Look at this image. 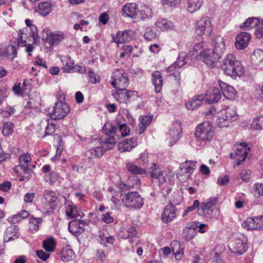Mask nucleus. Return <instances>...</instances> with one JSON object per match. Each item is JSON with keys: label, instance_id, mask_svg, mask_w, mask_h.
<instances>
[{"label": "nucleus", "instance_id": "bf43d9fd", "mask_svg": "<svg viewBox=\"0 0 263 263\" xmlns=\"http://www.w3.org/2000/svg\"><path fill=\"white\" fill-rule=\"evenodd\" d=\"M253 194L256 198L263 196V183H256L254 184Z\"/></svg>", "mask_w": 263, "mask_h": 263}, {"label": "nucleus", "instance_id": "864d4df0", "mask_svg": "<svg viewBox=\"0 0 263 263\" xmlns=\"http://www.w3.org/2000/svg\"><path fill=\"white\" fill-rule=\"evenodd\" d=\"M251 59L256 64L261 63L263 62V50L260 49L254 50Z\"/></svg>", "mask_w": 263, "mask_h": 263}, {"label": "nucleus", "instance_id": "f03ea898", "mask_svg": "<svg viewBox=\"0 0 263 263\" xmlns=\"http://www.w3.org/2000/svg\"><path fill=\"white\" fill-rule=\"evenodd\" d=\"M20 164L14 167L13 171L18 176L21 177L20 180L25 181L29 179V174L31 172L32 169L34 168V165L30 164L31 158L30 154L26 153L20 156Z\"/></svg>", "mask_w": 263, "mask_h": 263}, {"label": "nucleus", "instance_id": "c756f323", "mask_svg": "<svg viewBox=\"0 0 263 263\" xmlns=\"http://www.w3.org/2000/svg\"><path fill=\"white\" fill-rule=\"evenodd\" d=\"M64 37L65 34L62 32H52L47 35L46 42L51 47L59 44Z\"/></svg>", "mask_w": 263, "mask_h": 263}, {"label": "nucleus", "instance_id": "c03bdc74", "mask_svg": "<svg viewBox=\"0 0 263 263\" xmlns=\"http://www.w3.org/2000/svg\"><path fill=\"white\" fill-rule=\"evenodd\" d=\"M107 144L105 142L102 145L90 149L91 155H94L97 158L101 157L107 149L110 148L109 146L107 145Z\"/></svg>", "mask_w": 263, "mask_h": 263}, {"label": "nucleus", "instance_id": "7c9ffc66", "mask_svg": "<svg viewBox=\"0 0 263 263\" xmlns=\"http://www.w3.org/2000/svg\"><path fill=\"white\" fill-rule=\"evenodd\" d=\"M18 230V228L16 226L8 227L5 232L4 242H9L17 238L19 236Z\"/></svg>", "mask_w": 263, "mask_h": 263}, {"label": "nucleus", "instance_id": "49530a36", "mask_svg": "<svg viewBox=\"0 0 263 263\" xmlns=\"http://www.w3.org/2000/svg\"><path fill=\"white\" fill-rule=\"evenodd\" d=\"M260 23L259 20L257 17L248 18L242 25L241 28L246 30H249L256 27Z\"/></svg>", "mask_w": 263, "mask_h": 263}, {"label": "nucleus", "instance_id": "7ed1b4c3", "mask_svg": "<svg viewBox=\"0 0 263 263\" xmlns=\"http://www.w3.org/2000/svg\"><path fill=\"white\" fill-rule=\"evenodd\" d=\"M238 115L233 106H228L218 113L216 124L219 127H228L230 123L238 119Z\"/></svg>", "mask_w": 263, "mask_h": 263}, {"label": "nucleus", "instance_id": "8fccbe9b", "mask_svg": "<svg viewBox=\"0 0 263 263\" xmlns=\"http://www.w3.org/2000/svg\"><path fill=\"white\" fill-rule=\"evenodd\" d=\"M56 242L53 238H48L43 241V246L44 249L47 252H53L55 250Z\"/></svg>", "mask_w": 263, "mask_h": 263}, {"label": "nucleus", "instance_id": "0e129e2a", "mask_svg": "<svg viewBox=\"0 0 263 263\" xmlns=\"http://www.w3.org/2000/svg\"><path fill=\"white\" fill-rule=\"evenodd\" d=\"M122 194L121 192H119L112 196L111 197V201L115 205H116V206H118L122 203Z\"/></svg>", "mask_w": 263, "mask_h": 263}, {"label": "nucleus", "instance_id": "412c9836", "mask_svg": "<svg viewBox=\"0 0 263 263\" xmlns=\"http://www.w3.org/2000/svg\"><path fill=\"white\" fill-rule=\"evenodd\" d=\"M251 39V35L248 32H241L236 37L235 47L239 50L245 49L249 45Z\"/></svg>", "mask_w": 263, "mask_h": 263}, {"label": "nucleus", "instance_id": "b1692460", "mask_svg": "<svg viewBox=\"0 0 263 263\" xmlns=\"http://www.w3.org/2000/svg\"><path fill=\"white\" fill-rule=\"evenodd\" d=\"M176 207L172 203L167 205L161 215L162 221L165 223L173 221L176 216Z\"/></svg>", "mask_w": 263, "mask_h": 263}, {"label": "nucleus", "instance_id": "79ce46f5", "mask_svg": "<svg viewBox=\"0 0 263 263\" xmlns=\"http://www.w3.org/2000/svg\"><path fill=\"white\" fill-rule=\"evenodd\" d=\"M152 9L146 5H144L139 11V17L142 21H147L153 17Z\"/></svg>", "mask_w": 263, "mask_h": 263}, {"label": "nucleus", "instance_id": "a878e982", "mask_svg": "<svg viewBox=\"0 0 263 263\" xmlns=\"http://www.w3.org/2000/svg\"><path fill=\"white\" fill-rule=\"evenodd\" d=\"M139 12L138 6L135 3L126 4L122 9V15L125 17L135 18Z\"/></svg>", "mask_w": 263, "mask_h": 263}, {"label": "nucleus", "instance_id": "e433bc0d", "mask_svg": "<svg viewBox=\"0 0 263 263\" xmlns=\"http://www.w3.org/2000/svg\"><path fill=\"white\" fill-rule=\"evenodd\" d=\"M137 231L134 227L127 228H122L119 233V236L123 239L134 238L137 236Z\"/></svg>", "mask_w": 263, "mask_h": 263}, {"label": "nucleus", "instance_id": "5701e85b", "mask_svg": "<svg viewBox=\"0 0 263 263\" xmlns=\"http://www.w3.org/2000/svg\"><path fill=\"white\" fill-rule=\"evenodd\" d=\"M181 132L180 122L177 121L173 122L168 133V135L170 137V146H173L178 141L180 137V134Z\"/></svg>", "mask_w": 263, "mask_h": 263}, {"label": "nucleus", "instance_id": "39448f33", "mask_svg": "<svg viewBox=\"0 0 263 263\" xmlns=\"http://www.w3.org/2000/svg\"><path fill=\"white\" fill-rule=\"evenodd\" d=\"M122 203L126 208L140 209L143 205L142 197L137 192H129L124 195L122 198Z\"/></svg>", "mask_w": 263, "mask_h": 263}, {"label": "nucleus", "instance_id": "c85d7f7f", "mask_svg": "<svg viewBox=\"0 0 263 263\" xmlns=\"http://www.w3.org/2000/svg\"><path fill=\"white\" fill-rule=\"evenodd\" d=\"M218 84L220 87L221 91H222L223 95L225 98L228 99H233L235 98L236 96V91L233 87L220 80L218 81Z\"/></svg>", "mask_w": 263, "mask_h": 263}, {"label": "nucleus", "instance_id": "aec40b11", "mask_svg": "<svg viewBox=\"0 0 263 263\" xmlns=\"http://www.w3.org/2000/svg\"><path fill=\"white\" fill-rule=\"evenodd\" d=\"M117 127L114 126L111 122H107L103 127V132L105 133L107 137L105 138V142L106 143L110 144H115L117 139L116 137H118V135L115 134Z\"/></svg>", "mask_w": 263, "mask_h": 263}, {"label": "nucleus", "instance_id": "3c124183", "mask_svg": "<svg viewBox=\"0 0 263 263\" xmlns=\"http://www.w3.org/2000/svg\"><path fill=\"white\" fill-rule=\"evenodd\" d=\"M181 0H161V3L165 9L172 10L180 4Z\"/></svg>", "mask_w": 263, "mask_h": 263}, {"label": "nucleus", "instance_id": "ea45409f", "mask_svg": "<svg viewBox=\"0 0 263 263\" xmlns=\"http://www.w3.org/2000/svg\"><path fill=\"white\" fill-rule=\"evenodd\" d=\"M186 9L190 13H194L200 9L203 0H186Z\"/></svg>", "mask_w": 263, "mask_h": 263}, {"label": "nucleus", "instance_id": "c9c22d12", "mask_svg": "<svg viewBox=\"0 0 263 263\" xmlns=\"http://www.w3.org/2000/svg\"><path fill=\"white\" fill-rule=\"evenodd\" d=\"M156 27L160 31L171 29L174 25L172 22L166 18H159L155 23Z\"/></svg>", "mask_w": 263, "mask_h": 263}, {"label": "nucleus", "instance_id": "a18cd8bd", "mask_svg": "<svg viewBox=\"0 0 263 263\" xmlns=\"http://www.w3.org/2000/svg\"><path fill=\"white\" fill-rule=\"evenodd\" d=\"M29 215L28 212L26 210H23L20 213L9 217L8 221L10 223L15 224L23 219L27 218Z\"/></svg>", "mask_w": 263, "mask_h": 263}, {"label": "nucleus", "instance_id": "5fc2aeb1", "mask_svg": "<svg viewBox=\"0 0 263 263\" xmlns=\"http://www.w3.org/2000/svg\"><path fill=\"white\" fill-rule=\"evenodd\" d=\"M39 8L41 14L43 15H48L51 11V5L47 2L40 3Z\"/></svg>", "mask_w": 263, "mask_h": 263}, {"label": "nucleus", "instance_id": "f704fd0d", "mask_svg": "<svg viewBox=\"0 0 263 263\" xmlns=\"http://www.w3.org/2000/svg\"><path fill=\"white\" fill-rule=\"evenodd\" d=\"M132 32L130 30L124 31L123 32L119 31L117 33L116 38L113 39L117 44H123L128 42L132 40Z\"/></svg>", "mask_w": 263, "mask_h": 263}, {"label": "nucleus", "instance_id": "ddd939ff", "mask_svg": "<svg viewBox=\"0 0 263 263\" xmlns=\"http://www.w3.org/2000/svg\"><path fill=\"white\" fill-rule=\"evenodd\" d=\"M236 151L230 154V157L237 161V165H240L244 161L248 155L250 148L245 143H240L236 145Z\"/></svg>", "mask_w": 263, "mask_h": 263}, {"label": "nucleus", "instance_id": "338daca9", "mask_svg": "<svg viewBox=\"0 0 263 263\" xmlns=\"http://www.w3.org/2000/svg\"><path fill=\"white\" fill-rule=\"evenodd\" d=\"M255 96L257 99H263V82L259 84L256 88Z\"/></svg>", "mask_w": 263, "mask_h": 263}, {"label": "nucleus", "instance_id": "72a5a7b5", "mask_svg": "<svg viewBox=\"0 0 263 263\" xmlns=\"http://www.w3.org/2000/svg\"><path fill=\"white\" fill-rule=\"evenodd\" d=\"M205 43L203 42H201L196 44L194 46L193 50L190 51L187 54H185V58L186 60L190 62L197 58H199L198 51L203 48Z\"/></svg>", "mask_w": 263, "mask_h": 263}, {"label": "nucleus", "instance_id": "774afa93", "mask_svg": "<svg viewBox=\"0 0 263 263\" xmlns=\"http://www.w3.org/2000/svg\"><path fill=\"white\" fill-rule=\"evenodd\" d=\"M255 35L257 38L263 40V20L258 25Z\"/></svg>", "mask_w": 263, "mask_h": 263}, {"label": "nucleus", "instance_id": "423d86ee", "mask_svg": "<svg viewBox=\"0 0 263 263\" xmlns=\"http://www.w3.org/2000/svg\"><path fill=\"white\" fill-rule=\"evenodd\" d=\"M195 137L200 140L208 141L212 139L214 136V130L212 124L209 122H204L196 127Z\"/></svg>", "mask_w": 263, "mask_h": 263}, {"label": "nucleus", "instance_id": "58836bf2", "mask_svg": "<svg viewBox=\"0 0 263 263\" xmlns=\"http://www.w3.org/2000/svg\"><path fill=\"white\" fill-rule=\"evenodd\" d=\"M203 96L199 95L194 97L192 100L185 104L186 108L189 110H194L198 108L201 105L202 101L203 100Z\"/></svg>", "mask_w": 263, "mask_h": 263}, {"label": "nucleus", "instance_id": "4c0bfd02", "mask_svg": "<svg viewBox=\"0 0 263 263\" xmlns=\"http://www.w3.org/2000/svg\"><path fill=\"white\" fill-rule=\"evenodd\" d=\"M225 47V43L222 38H217L214 45V49L212 50L220 59L223 54Z\"/></svg>", "mask_w": 263, "mask_h": 263}, {"label": "nucleus", "instance_id": "4468645a", "mask_svg": "<svg viewBox=\"0 0 263 263\" xmlns=\"http://www.w3.org/2000/svg\"><path fill=\"white\" fill-rule=\"evenodd\" d=\"M28 28H25L20 29L18 31V45L21 47H25V51L27 53L28 56H31L32 52L34 48L33 44H27V40L28 39L27 33Z\"/></svg>", "mask_w": 263, "mask_h": 263}, {"label": "nucleus", "instance_id": "680f3d73", "mask_svg": "<svg viewBox=\"0 0 263 263\" xmlns=\"http://www.w3.org/2000/svg\"><path fill=\"white\" fill-rule=\"evenodd\" d=\"M156 32L151 28H147L145 31L144 36L146 40H152L157 37Z\"/></svg>", "mask_w": 263, "mask_h": 263}, {"label": "nucleus", "instance_id": "de8ad7c7", "mask_svg": "<svg viewBox=\"0 0 263 263\" xmlns=\"http://www.w3.org/2000/svg\"><path fill=\"white\" fill-rule=\"evenodd\" d=\"M256 217L247 218L242 223V226L247 230H257V222L256 221Z\"/></svg>", "mask_w": 263, "mask_h": 263}, {"label": "nucleus", "instance_id": "9d476101", "mask_svg": "<svg viewBox=\"0 0 263 263\" xmlns=\"http://www.w3.org/2000/svg\"><path fill=\"white\" fill-rule=\"evenodd\" d=\"M62 99L63 100H60L56 102L53 107L51 117L54 120L63 119L70 112V107L64 101V97Z\"/></svg>", "mask_w": 263, "mask_h": 263}, {"label": "nucleus", "instance_id": "6e6d98bb", "mask_svg": "<svg viewBox=\"0 0 263 263\" xmlns=\"http://www.w3.org/2000/svg\"><path fill=\"white\" fill-rule=\"evenodd\" d=\"M30 33L28 35V37L31 36L34 41V43H36L40 41V37L38 35V31L36 26L34 24L28 28Z\"/></svg>", "mask_w": 263, "mask_h": 263}, {"label": "nucleus", "instance_id": "20e7f679", "mask_svg": "<svg viewBox=\"0 0 263 263\" xmlns=\"http://www.w3.org/2000/svg\"><path fill=\"white\" fill-rule=\"evenodd\" d=\"M247 239L241 234L236 235L231 238L228 247L230 251L236 254H243L247 249Z\"/></svg>", "mask_w": 263, "mask_h": 263}, {"label": "nucleus", "instance_id": "f3484780", "mask_svg": "<svg viewBox=\"0 0 263 263\" xmlns=\"http://www.w3.org/2000/svg\"><path fill=\"white\" fill-rule=\"evenodd\" d=\"M31 80L25 79L23 83L15 84L12 87L14 94L17 96H28L32 90Z\"/></svg>", "mask_w": 263, "mask_h": 263}, {"label": "nucleus", "instance_id": "1a4fd4ad", "mask_svg": "<svg viewBox=\"0 0 263 263\" xmlns=\"http://www.w3.org/2000/svg\"><path fill=\"white\" fill-rule=\"evenodd\" d=\"M56 200L57 196L55 192L49 191H45L41 204L42 212L47 214L52 213L55 209L53 203Z\"/></svg>", "mask_w": 263, "mask_h": 263}, {"label": "nucleus", "instance_id": "e2e57ef3", "mask_svg": "<svg viewBox=\"0 0 263 263\" xmlns=\"http://www.w3.org/2000/svg\"><path fill=\"white\" fill-rule=\"evenodd\" d=\"M193 228V229L195 228H198V232L203 233H205L208 229V226L205 224H199L198 225V223L193 222V224L191 226Z\"/></svg>", "mask_w": 263, "mask_h": 263}, {"label": "nucleus", "instance_id": "4be33fe9", "mask_svg": "<svg viewBox=\"0 0 263 263\" xmlns=\"http://www.w3.org/2000/svg\"><path fill=\"white\" fill-rule=\"evenodd\" d=\"M187 63L190 64L191 62L186 60L184 53L181 52L179 53L176 62L167 68L166 72L170 73V74L175 75L177 70L180 69L185 64Z\"/></svg>", "mask_w": 263, "mask_h": 263}, {"label": "nucleus", "instance_id": "6e6552de", "mask_svg": "<svg viewBox=\"0 0 263 263\" xmlns=\"http://www.w3.org/2000/svg\"><path fill=\"white\" fill-rule=\"evenodd\" d=\"M127 74L122 69L115 70L111 78V84L116 88H125L128 85Z\"/></svg>", "mask_w": 263, "mask_h": 263}, {"label": "nucleus", "instance_id": "393cba45", "mask_svg": "<svg viewBox=\"0 0 263 263\" xmlns=\"http://www.w3.org/2000/svg\"><path fill=\"white\" fill-rule=\"evenodd\" d=\"M206 101L209 104L217 102L221 97L220 89L216 87L209 88L205 94Z\"/></svg>", "mask_w": 263, "mask_h": 263}, {"label": "nucleus", "instance_id": "2f4dec72", "mask_svg": "<svg viewBox=\"0 0 263 263\" xmlns=\"http://www.w3.org/2000/svg\"><path fill=\"white\" fill-rule=\"evenodd\" d=\"M171 250L177 260H180L184 254V248L178 241H173L171 245Z\"/></svg>", "mask_w": 263, "mask_h": 263}, {"label": "nucleus", "instance_id": "37998d69", "mask_svg": "<svg viewBox=\"0 0 263 263\" xmlns=\"http://www.w3.org/2000/svg\"><path fill=\"white\" fill-rule=\"evenodd\" d=\"M19 46L18 43L8 45L5 49V54L8 59L12 60L16 57L17 49Z\"/></svg>", "mask_w": 263, "mask_h": 263}, {"label": "nucleus", "instance_id": "0eeeda50", "mask_svg": "<svg viewBox=\"0 0 263 263\" xmlns=\"http://www.w3.org/2000/svg\"><path fill=\"white\" fill-rule=\"evenodd\" d=\"M196 163V161H186L180 164L177 174L180 181L184 182L190 178L195 170Z\"/></svg>", "mask_w": 263, "mask_h": 263}, {"label": "nucleus", "instance_id": "473e14b6", "mask_svg": "<svg viewBox=\"0 0 263 263\" xmlns=\"http://www.w3.org/2000/svg\"><path fill=\"white\" fill-rule=\"evenodd\" d=\"M153 119L152 116H144L139 117L140 123H139L136 132L139 134H142L146 127L150 124Z\"/></svg>", "mask_w": 263, "mask_h": 263}, {"label": "nucleus", "instance_id": "69168bd1", "mask_svg": "<svg viewBox=\"0 0 263 263\" xmlns=\"http://www.w3.org/2000/svg\"><path fill=\"white\" fill-rule=\"evenodd\" d=\"M119 128L122 137H125L129 135L130 129L126 124H122L120 125Z\"/></svg>", "mask_w": 263, "mask_h": 263}, {"label": "nucleus", "instance_id": "09e8293b", "mask_svg": "<svg viewBox=\"0 0 263 263\" xmlns=\"http://www.w3.org/2000/svg\"><path fill=\"white\" fill-rule=\"evenodd\" d=\"M126 168L133 175H142L146 173L145 169L142 168L133 163H127Z\"/></svg>", "mask_w": 263, "mask_h": 263}, {"label": "nucleus", "instance_id": "f257e3e1", "mask_svg": "<svg viewBox=\"0 0 263 263\" xmlns=\"http://www.w3.org/2000/svg\"><path fill=\"white\" fill-rule=\"evenodd\" d=\"M221 69L227 76L233 78L241 77L245 73V69L240 61L236 60L232 54H227L222 61Z\"/></svg>", "mask_w": 263, "mask_h": 263}, {"label": "nucleus", "instance_id": "f8f14e48", "mask_svg": "<svg viewBox=\"0 0 263 263\" xmlns=\"http://www.w3.org/2000/svg\"><path fill=\"white\" fill-rule=\"evenodd\" d=\"M112 91V95L114 98L120 103H127L132 98L137 97L138 93L136 91L129 90L125 88H116Z\"/></svg>", "mask_w": 263, "mask_h": 263}, {"label": "nucleus", "instance_id": "cd10ccee", "mask_svg": "<svg viewBox=\"0 0 263 263\" xmlns=\"http://www.w3.org/2000/svg\"><path fill=\"white\" fill-rule=\"evenodd\" d=\"M152 82L155 87V91L159 93L162 90L163 79L161 73L159 71H154L152 74Z\"/></svg>", "mask_w": 263, "mask_h": 263}, {"label": "nucleus", "instance_id": "dca6fc26", "mask_svg": "<svg viewBox=\"0 0 263 263\" xmlns=\"http://www.w3.org/2000/svg\"><path fill=\"white\" fill-rule=\"evenodd\" d=\"M217 202V198H213L210 199L206 202H201L198 210L199 214L206 217L211 218L213 215V212Z\"/></svg>", "mask_w": 263, "mask_h": 263}, {"label": "nucleus", "instance_id": "13d9d810", "mask_svg": "<svg viewBox=\"0 0 263 263\" xmlns=\"http://www.w3.org/2000/svg\"><path fill=\"white\" fill-rule=\"evenodd\" d=\"M49 119L45 120L47 125L45 127L44 136L52 134L55 132V125L51 122Z\"/></svg>", "mask_w": 263, "mask_h": 263}, {"label": "nucleus", "instance_id": "6ab92c4d", "mask_svg": "<svg viewBox=\"0 0 263 263\" xmlns=\"http://www.w3.org/2000/svg\"><path fill=\"white\" fill-rule=\"evenodd\" d=\"M65 210L67 216L70 218H81L84 215L81 210L69 200L65 202Z\"/></svg>", "mask_w": 263, "mask_h": 263}, {"label": "nucleus", "instance_id": "a211bd4d", "mask_svg": "<svg viewBox=\"0 0 263 263\" xmlns=\"http://www.w3.org/2000/svg\"><path fill=\"white\" fill-rule=\"evenodd\" d=\"M153 167H151L149 174L153 181L158 182L159 184L164 183L168 178L167 173L166 171H161L156 163L153 164Z\"/></svg>", "mask_w": 263, "mask_h": 263}, {"label": "nucleus", "instance_id": "9b49d317", "mask_svg": "<svg viewBox=\"0 0 263 263\" xmlns=\"http://www.w3.org/2000/svg\"><path fill=\"white\" fill-rule=\"evenodd\" d=\"M212 30L211 20L209 16H203L197 21L195 31L198 36L210 35Z\"/></svg>", "mask_w": 263, "mask_h": 263}, {"label": "nucleus", "instance_id": "bb28decb", "mask_svg": "<svg viewBox=\"0 0 263 263\" xmlns=\"http://www.w3.org/2000/svg\"><path fill=\"white\" fill-rule=\"evenodd\" d=\"M137 145V138L133 137L126 139L118 145L119 150L121 152H129Z\"/></svg>", "mask_w": 263, "mask_h": 263}, {"label": "nucleus", "instance_id": "052dcab7", "mask_svg": "<svg viewBox=\"0 0 263 263\" xmlns=\"http://www.w3.org/2000/svg\"><path fill=\"white\" fill-rule=\"evenodd\" d=\"M137 162V164L140 166H146L148 162V154L146 152L140 154Z\"/></svg>", "mask_w": 263, "mask_h": 263}, {"label": "nucleus", "instance_id": "603ef678", "mask_svg": "<svg viewBox=\"0 0 263 263\" xmlns=\"http://www.w3.org/2000/svg\"><path fill=\"white\" fill-rule=\"evenodd\" d=\"M42 219L41 218L30 217L29 218V229L32 232H36L39 229Z\"/></svg>", "mask_w": 263, "mask_h": 263}, {"label": "nucleus", "instance_id": "a19ab883", "mask_svg": "<svg viewBox=\"0 0 263 263\" xmlns=\"http://www.w3.org/2000/svg\"><path fill=\"white\" fill-rule=\"evenodd\" d=\"M61 258L64 262L69 263L74 260L76 255L72 249L66 248L62 252Z\"/></svg>", "mask_w": 263, "mask_h": 263}, {"label": "nucleus", "instance_id": "4d7b16f0", "mask_svg": "<svg viewBox=\"0 0 263 263\" xmlns=\"http://www.w3.org/2000/svg\"><path fill=\"white\" fill-rule=\"evenodd\" d=\"M14 125L11 122H7L4 124L3 134L4 136H8L13 132Z\"/></svg>", "mask_w": 263, "mask_h": 263}, {"label": "nucleus", "instance_id": "2eb2a0df", "mask_svg": "<svg viewBox=\"0 0 263 263\" xmlns=\"http://www.w3.org/2000/svg\"><path fill=\"white\" fill-rule=\"evenodd\" d=\"M198 58L211 68L215 67L216 62L220 59L211 49L201 51Z\"/></svg>", "mask_w": 263, "mask_h": 263}]
</instances>
